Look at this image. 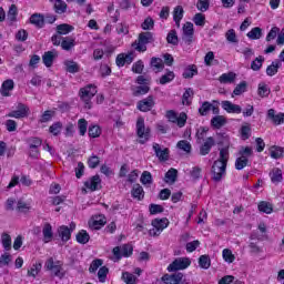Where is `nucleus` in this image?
Masks as SVG:
<instances>
[{
  "label": "nucleus",
  "instance_id": "3",
  "mask_svg": "<svg viewBox=\"0 0 284 284\" xmlns=\"http://www.w3.org/2000/svg\"><path fill=\"white\" fill-rule=\"evenodd\" d=\"M227 170V166L224 162H214L211 169L212 179L215 183H219L223 180V176H225V172Z\"/></svg>",
  "mask_w": 284,
  "mask_h": 284
},
{
  "label": "nucleus",
  "instance_id": "59",
  "mask_svg": "<svg viewBox=\"0 0 284 284\" xmlns=\"http://www.w3.org/2000/svg\"><path fill=\"white\" fill-rule=\"evenodd\" d=\"M89 136H91V139L101 136V128H99V125L89 126Z\"/></svg>",
  "mask_w": 284,
  "mask_h": 284
},
{
  "label": "nucleus",
  "instance_id": "6",
  "mask_svg": "<svg viewBox=\"0 0 284 284\" xmlns=\"http://www.w3.org/2000/svg\"><path fill=\"white\" fill-rule=\"evenodd\" d=\"M136 132L139 139H144L141 140L140 143H145V141L150 139V129H145V120L143 118H139L136 121Z\"/></svg>",
  "mask_w": 284,
  "mask_h": 284
},
{
  "label": "nucleus",
  "instance_id": "34",
  "mask_svg": "<svg viewBox=\"0 0 284 284\" xmlns=\"http://www.w3.org/2000/svg\"><path fill=\"white\" fill-rule=\"evenodd\" d=\"M1 243L7 252H9V250H12V237L10 236V234L3 233L1 235Z\"/></svg>",
  "mask_w": 284,
  "mask_h": 284
},
{
  "label": "nucleus",
  "instance_id": "43",
  "mask_svg": "<svg viewBox=\"0 0 284 284\" xmlns=\"http://www.w3.org/2000/svg\"><path fill=\"white\" fill-rule=\"evenodd\" d=\"M61 130H63V123L61 122H55L49 128V132L50 134H53V136H59Z\"/></svg>",
  "mask_w": 284,
  "mask_h": 284
},
{
  "label": "nucleus",
  "instance_id": "30",
  "mask_svg": "<svg viewBox=\"0 0 284 284\" xmlns=\"http://www.w3.org/2000/svg\"><path fill=\"white\" fill-rule=\"evenodd\" d=\"M176 176H179V171L176 169L171 168L165 173L164 181L165 183H176Z\"/></svg>",
  "mask_w": 284,
  "mask_h": 284
},
{
  "label": "nucleus",
  "instance_id": "51",
  "mask_svg": "<svg viewBox=\"0 0 284 284\" xmlns=\"http://www.w3.org/2000/svg\"><path fill=\"white\" fill-rule=\"evenodd\" d=\"M247 90V82L242 81L240 84H237L233 91V94H235V97H241V94H243V92H246Z\"/></svg>",
  "mask_w": 284,
  "mask_h": 284
},
{
  "label": "nucleus",
  "instance_id": "39",
  "mask_svg": "<svg viewBox=\"0 0 284 284\" xmlns=\"http://www.w3.org/2000/svg\"><path fill=\"white\" fill-rule=\"evenodd\" d=\"M227 161H230V151L227 148H223L220 150V158L215 162L224 163L227 166Z\"/></svg>",
  "mask_w": 284,
  "mask_h": 284
},
{
  "label": "nucleus",
  "instance_id": "56",
  "mask_svg": "<svg viewBox=\"0 0 284 284\" xmlns=\"http://www.w3.org/2000/svg\"><path fill=\"white\" fill-rule=\"evenodd\" d=\"M78 128L81 136H85V132H88V121L85 119H80L78 121Z\"/></svg>",
  "mask_w": 284,
  "mask_h": 284
},
{
  "label": "nucleus",
  "instance_id": "60",
  "mask_svg": "<svg viewBox=\"0 0 284 284\" xmlns=\"http://www.w3.org/2000/svg\"><path fill=\"white\" fill-rule=\"evenodd\" d=\"M109 272H110V270L108 267H105V266L100 267V270L98 272V278H99L100 283H105Z\"/></svg>",
  "mask_w": 284,
  "mask_h": 284
},
{
  "label": "nucleus",
  "instance_id": "17",
  "mask_svg": "<svg viewBox=\"0 0 284 284\" xmlns=\"http://www.w3.org/2000/svg\"><path fill=\"white\" fill-rule=\"evenodd\" d=\"M267 119L273 121L274 125H281V123H284V113L276 114L274 109H270L267 111Z\"/></svg>",
  "mask_w": 284,
  "mask_h": 284
},
{
  "label": "nucleus",
  "instance_id": "54",
  "mask_svg": "<svg viewBox=\"0 0 284 284\" xmlns=\"http://www.w3.org/2000/svg\"><path fill=\"white\" fill-rule=\"evenodd\" d=\"M176 148H179V150H183V152H192V144L186 140L179 141Z\"/></svg>",
  "mask_w": 284,
  "mask_h": 284
},
{
  "label": "nucleus",
  "instance_id": "50",
  "mask_svg": "<svg viewBox=\"0 0 284 284\" xmlns=\"http://www.w3.org/2000/svg\"><path fill=\"white\" fill-rule=\"evenodd\" d=\"M142 185H152V173L144 171L140 178Z\"/></svg>",
  "mask_w": 284,
  "mask_h": 284
},
{
  "label": "nucleus",
  "instance_id": "20",
  "mask_svg": "<svg viewBox=\"0 0 284 284\" xmlns=\"http://www.w3.org/2000/svg\"><path fill=\"white\" fill-rule=\"evenodd\" d=\"M30 23L36 26V28H43L45 26V18L41 13H33L30 17Z\"/></svg>",
  "mask_w": 284,
  "mask_h": 284
},
{
  "label": "nucleus",
  "instance_id": "35",
  "mask_svg": "<svg viewBox=\"0 0 284 284\" xmlns=\"http://www.w3.org/2000/svg\"><path fill=\"white\" fill-rule=\"evenodd\" d=\"M105 223H106L105 217L103 215H98L93 220L91 227H93V230H101L103 225H105Z\"/></svg>",
  "mask_w": 284,
  "mask_h": 284
},
{
  "label": "nucleus",
  "instance_id": "13",
  "mask_svg": "<svg viewBox=\"0 0 284 284\" xmlns=\"http://www.w3.org/2000/svg\"><path fill=\"white\" fill-rule=\"evenodd\" d=\"M58 57L59 52L57 50L47 51L42 55V63H44L45 68H52V63H54V59Z\"/></svg>",
  "mask_w": 284,
  "mask_h": 284
},
{
  "label": "nucleus",
  "instance_id": "64",
  "mask_svg": "<svg viewBox=\"0 0 284 284\" xmlns=\"http://www.w3.org/2000/svg\"><path fill=\"white\" fill-rule=\"evenodd\" d=\"M41 272V264H33L31 270H28V276L37 278V275Z\"/></svg>",
  "mask_w": 284,
  "mask_h": 284
},
{
  "label": "nucleus",
  "instance_id": "18",
  "mask_svg": "<svg viewBox=\"0 0 284 284\" xmlns=\"http://www.w3.org/2000/svg\"><path fill=\"white\" fill-rule=\"evenodd\" d=\"M183 14H185V10H183L182 6H176L173 9V20L175 22L176 28H181V21L183 20Z\"/></svg>",
  "mask_w": 284,
  "mask_h": 284
},
{
  "label": "nucleus",
  "instance_id": "22",
  "mask_svg": "<svg viewBox=\"0 0 284 284\" xmlns=\"http://www.w3.org/2000/svg\"><path fill=\"white\" fill-rule=\"evenodd\" d=\"M151 225L153 227H155L156 230H159L160 232H163L165 230V227H168V225H170V221L168 220V217L154 219L152 221Z\"/></svg>",
  "mask_w": 284,
  "mask_h": 284
},
{
  "label": "nucleus",
  "instance_id": "49",
  "mask_svg": "<svg viewBox=\"0 0 284 284\" xmlns=\"http://www.w3.org/2000/svg\"><path fill=\"white\" fill-rule=\"evenodd\" d=\"M258 210L260 212H264V214H272V212H274L272 204L268 202H261L258 204Z\"/></svg>",
  "mask_w": 284,
  "mask_h": 284
},
{
  "label": "nucleus",
  "instance_id": "53",
  "mask_svg": "<svg viewBox=\"0 0 284 284\" xmlns=\"http://www.w3.org/2000/svg\"><path fill=\"white\" fill-rule=\"evenodd\" d=\"M222 256L226 263H234L236 256L232 254V250L224 248L222 252Z\"/></svg>",
  "mask_w": 284,
  "mask_h": 284
},
{
  "label": "nucleus",
  "instance_id": "44",
  "mask_svg": "<svg viewBox=\"0 0 284 284\" xmlns=\"http://www.w3.org/2000/svg\"><path fill=\"white\" fill-rule=\"evenodd\" d=\"M62 270H63V263H61L60 261H57L55 266H53V270H51V272H53L54 276H57L58 278H63L65 274H63Z\"/></svg>",
  "mask_w": 284,
  "mask_h": 284
},
{
  "label": "nucleus",
  "instance_id": "8",
  "mask_svg": "<svg viewBox=\"0 0 284 284\" xmlns=\"http://www.w3.org/2000/svg\"><path fill=\"white\" fill-rule=\"evenodd\" d=\"M154 105V97L149 95L148 98L140 100L138 102V110H140V112H150V110H152Z\"/></svg>",
  "mask_w": 284,
  "mask_h": 284
},
{
  "label": "nucleus",
  "instance_id": "4",
  "mask_svg": "<svg viewBox=\"0 0 284 284\" xmlns=\"http://www.w3.org/2000/svg\"><path fill=\"white\" fill-rule=\"evenodd\" d=\"M166 119L171 123H176L178 128H185V123H187V114L185 112L176 114V112L170 110L166 112Z\"/></svg>",
  "mask_w": 284,
  "mask_h": 284
},
{
  "label": "nucleus",
  "instance_id": "40",
  "mask_svg": "<svg viewBox=\"0 0 284 284\" xmlns=\"http://www.w3.org/2000/svg\"><path fill=\"white\" fill-rule=\"evenodd\" d=\"M72 30H74V27H72L68 23H62L57 27V32L60 36L61 34H70V32H72Z\"/></svg>",
  "mask_w": 284,
  "mask_h": 284
},
{
  "label": "nucleus",
  "instance_id": "15",
  "mask_svg": "<svg viewBox=\"0 0 284 284\" xmlns=\"http://www.w3.org/2000/svg\"><path fill=\"white\" fill-rule=\"evenodd\" d=\"M101 185V178L99 175H93L90 180L84 182V187L91 192H97Z\"/></svg>",
  "mask_w": 284,
  "mask_h": 284
},
{
  "label": "nucleus",
  "instance_id": "9",
  "mask_svg": "<svg viewBox=\"0 0 284 284\" xmlns=\"http://www.w3.org/2000/svg\"><path fill=\"white\" fill-rule=\"evenodd\" d=\"M216 145V140L212 136H209L204 140V143L200 146V155L207 156L210 152H212V148Z\"/></svg>",
  "mask_w": 284,
  "mask_h": 284
},
{
  "label": "nucleus",
  "instance_id": "27",
  "mask_svg": "<svg viewBox=\"0 0 284 284\" xmlns=\"http://www.w3.org/2000/svg\"><path fill=\"white\" fill-rule=\"evenodd\" d=\"M225 123H227V120L223 115H215L211 120V125L215 128V130H221Z\"/></svg>",
  "mask_w": 284,
  "mask_h": 284
},
{
  "label": "nucleus",
  "instance_id": "2",
  "mask_svg": "<svg viewBox=\"0 0 284 284\" xmlns=\"http://www.w3.org/2000/svg\"><path fill=\"white\" fill-rule=\"evenodd\" d=\"M148 43H154V33L150 31L141 32L138 39L132 43V48L136 52H146Z\"/></svg>",
  "mask_w": 284,
  "mask_h": 284
},
{
  "label": "nucleus",
  "instance_id": "47",
  "mask_svg": "<svg viewBox=\"0 0 284 284\" xmlns=\"http://www.w3.org/2000/svg\"><path fill=\"white\" fill-rule=\"evenodd\" d=\"M257 94L262 99H265V97H270V87L265 83H260L257 89Z\"/></svg>",
  "mask_w": 284,
  "mask_h": 284
},
{
  "label": "nucleus",
  "instance_id": "37",
  "mask_svg": "<svg viewBox=\"0 0 284 284\" xmlns=\"http://www.w3.org/2000/svg\"><path fill=\"white\" fill-rule=\"evenodd\" d=\"M27 143H28L30 150H39V148H41L43 141L40 138H29L27 140Z\"/></svg>",
  "mask_w": 284,
  "mask_h": 284
},
{
  "label": "nucleus",
  "instance_id": "26",
  "mask_svg": "<svg viewBox=\"0 0 284 284\" xmlns=\"http://www.w3.org/2000/svg\"><path fill=\"white\" fill-rule=\"evenodd\" d=\"M283 65V62L281 60H275L266 68V74L267 77H274V74L278 73V68Z\"/></svg>",
  "mask_w": 284,
  "mask_h": 284
},
{
  "label": "nucleus",
  "instance_id": "48",
  "mask_svg": "<svg viewBox=\"0 0 284 284\" xmlns=\"http://www.w3.org/2000/svg\"><path fill=\"white\" fill-rule=\"evenodd\" d=\"M210 110H212V103L205 101L199 108V113L201 114V116H207V114H210Z\"/></svg>",
  "mask_w": 284,
  "mask_h": 284
},
{
  "label": "nucleus",
  "instance_id": "12",
  "mask_svg": "<svg viewBox=\"0 0 284 284\" xmlns=\"http://www.w3.org/2000/svg\"><path fill=\"white\" fill-rule=\"evenodd\" d=\"M222 108L227 112L229 114H241L243 112V109L239 104H234L231 101H222Z\"/></svg>",
  "mask_w": 284,
  "mask_h": 284
},
{
  "label": "nucleus",
  "instance_id": "41",
  "mask_svg": "<svg viewBox=\"0 0 284 284\" xmlns=\"http://www.w3.org/2000/svg\"><path fill=\"white\" fill-rule=\"evenodd\" d=\"M246 37L252 40L261 39V37H263V30L258 27H255L246 34Z\"/></svg>",
  "mask_w": 284,
  "mask_h": 284
},
{
  "label": "nucleus",
  "instance_id": "42",
  "mask_svg": "<svg viewBox=\"0 0 284 284\" xmlns=\"http://www.w3.org/2000/svg\"><path fill=\"white\" fill-rule=\"evenodd\" d=\"M199 265H200V267H202V270H210V265H212L210 256L201 255L199 257Z\"/></svg>",
  "mask_w": 284,
  "mask_h": 284
},
{
  "label": "nucleus",
  "instance_id": "21",
  "mask_svg": "<svg viewBox=\"0 0 284 284\" xmlns=\"http://www.w3.org/2000/svg\"><path fill=\"white\" fill-rule=\"evenodd\" d=\"M43 242L50 243L54 237V233L52 232V225L50 223H45L42 229Z\"/></svg>",
  "mask_w": 284,
  "mask_h": 284
},
{
  "label": "nucleus",
  "instance_id": "23",
  "mask_svg": "<svg viewBox=\"0 0 284 284\" xmlns=\"http://www.w3.org/2000/svg\"><path fill=\"white\" fill-rule=\"evenodd\" d=\"M270 179H271L272 183H274L275 185H278V183H281V181H283V171L278 168H274L270 172Z\"/></svg>",
  "mask_w": 284,
  "mask_h": 284
},
{
  "label": "nucleus",
  "instance_id": "36",
  "mask_svg": "<svg viewBox=\"0 0 284 284\" xmlns=\"http://www.w3.org/2000/svg\"><path fill=\"white\" fill-rule=\"evenodd\" d=\"M195 74H199V69H196V65L193 64V65H189L184 70L182 77L183 79H192Z\"/></svg>",
  "mask_w": 284,
  "mask_h": 284
},
{
  "label": "nucleus",
  "instance_id": "58",
  "mask_svg": "<svg viewBox=\"0 0 284 284\" xmlns=\"http://www.w3.org/2000/svg\"><path fill=\"white\" fill-rule=\"evenodd\" d=\"M151 65L152 68H155V70L161 71L165 65L163 64V60L161 58H152L151 59Z\"/></svg>",
  "mask_w": 284,
  "mask_h": 284
},
{
  "label": "nucleus",
  "instance_id": "14",
  "mask_svg": "<svg viewBox=\"0 0 284 284\" xmlns=\"http://www.w3.org/2000/svg\"><path fill=\"white\" fill-rule=\"evenodd\" d=\"M153 150L155 152V156H158L159 161H168L170 159V149H161V144L153 143Z\"/></svg>",
  "mask_w": 284,
  "mask_h": 284
},
{
  "label": "nucleus",
  "instance_id": "10",
  "mask_svg": "<svg viewBox=\"0 0 284 284\" xmlns=\"http://www.w3.org/2000/svg\"><path fill=\"white\" fill-rule=\"evenodd\" d=\"M165 284H185L183 281V273L165 274L162 276Z\"/></svg>",
  "mask_w": 284,
  "mask_h": 284
},
{
  "label": "nucleus",
  "instance_id": "33",
  "mask_svg": "<svg viewBox=\"0 0 284 284\" xmlns=\"http://www.w3.org/2000/svg\"><path fill=\"white\" fill-rule=\"evenodd\" d=\"M75 239H77L78 243H80L81 245H85L90 241V234H88V231L81 230L77 234Z\"/></svg>",
  "mask_w": 284,
  "mask_h": 284
},
{
  "label": "nucleus",
  "instance_id": "7",
  "mask_svg": "<svg viewBox=\"0 0 284 284\" xmlns=\"http://www.w3.org/2000/svg\"><path fill=\"white\" fill-rule=\"evenodd\" d=\"M30 112V108L23 103H19L17 110L11 111L7 116L10 119H26Z\"/></svg>",
  "mask_w": 284,
  "mask_h": 284
},
{
  "label": "nucleus",
  "instance_id": "29",
  "mask_svg": "<svg viewBox=\"0 0 284 284\" xmlns=\"http://www.w3.org/2000/svg\"><path fill=\"white\" fill-rule=\"evenodd\" d=\"M64 67H65L67 72H69L70 74H77V72H79V70H81V68L79 67V63H77L72 60L64 61Z\"/></svg>",
  "mask_w": 284,
  "mask_h": 284
},
{
  "label": "nucleus",
  "instance_id": "38",
  "mask_svg": "<svg viewBox=\"0 0 284 284\" xmlns=\"http://www.w3.org/2000/svg\"><path fill=\"white\" fill-rule=\"evenodd\" d=\"M209 131L210 129H207L206 126H201L200 129H197L195 134L197 143H203V141H205V136H207Z\"/></svg>",
  "mask_w": 284,
  "mask_h": 284
},
{
  "label": "nucleus",
  "instance_id": "1",
  "mask_svg": "<svg viewBox=\"0 0 284 284\" xmlns=\"http://www.w3.org/2000/svg\"><path fill=\"white\" fill-rule=\"evenodd\" d=\"M97 87L88 84L79 90L80 101L84 103L85 110H92V99L97 97Z\"/></svg>",
  "mask_w": 284,
  "mask_h": 284
},
{
  "label": "nucleus",
  "instance_id": "46",
  "mask_svg": "<svg viewBox=\"0 0 284 284\" xmlns=\"http://www.w3.org/2000/svg\"><path fill=\"white\" fill-rule=\"evenodd\" d=\"M166 41L171 45H179V36H176V30H171L168 33Z\"/></svg>",
  "mask_w": 284,
  "mask_h": 284
},
{
  "label": "nucleus",
  "instance_id": "5",
  "mask_svg": "<svg viewBox=\"0 0 284 284\" xmlns=\"http://www.w3.org/2000/svg\"><path fill=\"white\" fill-rule=\"evenodd\" d=\"M192 265L189 257H178L169 266L168 272H179V270H187Z\"/></svg>",
  "mask_w": 284,
  "mask_h": 284
},
{
  "label": "nucleus",
  "instance_id": "25",
  "mask_svg": "<svg viewBox=\"0 0 284 284\" xmlns=\"http://www.w3.org/2000/svg\"><path fill=\"white\" fill-rule=\"evenodd\" d=\"M74 45H77V40L74 38L65 37L62 39V42H61L62 50L70 52V50H72V48H74Z\"/></svg>",
  "mask_w": 284,
  "mask_h": 284
},
{
  "label": "nucleus",
  "instance_id": "16",
  "mask_svg": "<svg viewBox=\"0 0 284 284\" xmlns=\"http://www.w3.org/2000/svg\"><path fill=\"white\" fill-rule=\"evenodd\" d=\"M53 3V10L57 14H65L68 12V3L63 0H50Z\"/></svg>",
  "mask_w": 284,
  "mask_h": 284
},
{
  "label": "nucleus",
  "instance_id": "11",
  "mask_svg": "<svg viewBox=\"0 0 284 284\" xmlns=\"http://www.w3.org/2000/svg\"><path fill=\"white\" fill-rule=\"evenodd\" d=\"M183 41L190 45L194 37V24L192 22H186L183 26Z\"/></svg>",
  "mask_w": 284,
  "mask_h": 284
},
{
  "label": "nucleus",
  "instance_id": "24",
  "mask_svg": "<svg viewBox=\"0 0 284 284\" xmlns=\"http://www.w3.org/2000/svg\"><path fill=\"white\" fill-rule=\"evenodd\" d=\"M58 234L64 243H68L72 236V232L70 231V227L62 225L58 229Z\"/></svg>",
  "mask_w": 284,
  "mask_h": 284
},
{
  "label": "nucleus",
  "instance_id": "62",
  "mask_svg": "<svg viewBox=\"0 0 284 284\" xmlns=\"http://www.w3.org/2000/svg\"><path fill=\"white\" fill-rule=\"evenodd\" d=\"M283 154H284V149L281 146H273V149L271 150L272 159H281Z\"/></svg>",
  "mask_w": 284,
  "mask_h": 284
},
{
  "label": "nucleus",
  "instance_id": "55",
  "mask_svg": "<svg viewBox=\"0 0 284 284\" xmlns=\"http://www.w3.org/2000/svg\"><path fill=\"white\" fill-rule=\"evenodd\" d=\"M122 281L126 284H135L136 283V276L130 272H124L122 274Z\"/></svg>",
  "mask_w": 284,
  "mask_h": 284
},
{
  "label": "nucleus",
  "instance_id": "63",
  "mask_svg": "<svg viewBox=\"0 0 284 284\" xmlns=\"http://www.w3.org/2000/svg\"><path fill=\"white\" fill-rule=\"evenodd\" d=\"M193 22L195 23V26H200V28H203V26H205V16L203 13H196L193 17Z\"/></svg>",
  "mask_w": 284,
  "mask_h": 284
},
{
  "label": "nucleus",
  "instance_id": "61",
  "mask_svg": "<svg viewBox=\"0 0 284 284\" xmlns=\"http://www.w3.org/2000/svg\"><path fill=\"white\" fill-rule=\"evenodd\" d=\"M100 163H101V160L97 155H91L88 160V165L89 168H91V170L99 168Z\"/></svg>",
  "mask_w": 284,
  "mask_h": 284
},
{
  "label": "nucleus",
  "instance_id": "52",
  "mask_svg": "<svg viewBox=\"0 0 284 284\" xmlns=\"http://www.w3.org/2000/svg\"><path fill=\"white\" fill-rule=\"evenodd\" d=\"M193 95H194V91L190 88L186 89L182 97L183 105H190V103H192V100H190V98Z\"/></svg>",
  "mask_w": 284,
  "mask_h": 284
},
{
  "label": "nucleus",
  "instance_id": "32",
  "mask_svg": "<svg viewBox=\"0 0 284 284\" xmlns=\"http://www.w3.org/2000/svg\"><path fill=\"white\" fill-rule=\"evenodd\" d=\"M235 80H236V73L234 72L223 73L219 78L220 83H234Z\"/></svg>",
  "mask_w": 284,
  "mask_h": 284
},
{
  "label": "nucleus",
  "instance_id": "31",
  "mask_svg": "<svg viewBox=\"0 0 284 284\" xmlns=\"http://www.w3.org/2000/svg\"><path fill=\"white\" fill-rule=\"evenodd\" d=\"M264 62H265V58L263 55L255 58L251 62V70H253V72H258V70H261V68H263Z\"/></svg>",
  "mask_w": 284,
  "mask_h": 284
},
{
  "label": "nucleus",
  "instance_id": "45",
  "mask_svg": "<svg viewBox=\"0 0 284 284\" xmlns=\"http://www.w3.org/2000/svg\"><path fill=\"white\" fill-rule=\"evenodd\" d=\"M247 163H250V160L240 155L235 161V170H243L244 168H247Z\"/></svg>",
  "mask_w": 284,
  "mask_h": 284
},
{
  "label": "nucleus",
  "instance_id": "28",
  "mask_svg": "<svg viewBox=\"0 0 284 284\" xmlns=\"http://www.w3.org/2000/svg\"><path fill=\"white\" fill-rule=\"evenodd\" d=\"M131 194L133 199H138V201H143L145 196V192L143 191V186H141V184H134Z\"/></svg>",
  "mask_w": 284,
  "mask_h": 284
},
{
  "label": "nucleus",
  "instance_id": "57",
  "mask_svg": "<svg viewBox=\"0 0 284 284\" xmlns=\"http://www.w3.org/2000/svg\"><path fill=\"white\" fill-rule=\"evenodd\" d=\"M174 73L172 71H169L166 74L160 78L161 85H165L166 83L174 81Z\"/></svg>",
  "mask_w": 284,
  "mask_h": 284
},
{
  "label": "nucleus",
  "instance_id": "19",
  "mask_svg": "<svg viewBox=\"0 0 284 284\" xmlns=\"http://www.w3.org/2000/svg\"><path fill=\"white\" fill-rule=\"evenodd\" d=\"M12 90H14V81L10 79L6 80L1 85L0 94H2V97H10Z\"/></svg>",
  "mask_w": 284,
  "mask_h": 284
}]
</instances>
